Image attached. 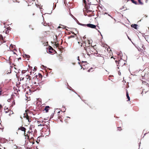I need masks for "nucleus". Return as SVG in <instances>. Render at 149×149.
Instances as JSON below:
<instances>
[{"instance_id":"23","label":"nucleus","mask_w":149,"mask_h":149,"mask_svg":"<svg viewBox=\"0 0 149 149\" xmlns=\"http://www.w3.org/2000/svg\"><path fill=\"white\" fill-rule=\"evenodd\" d=\"M40 137H39L38 138L37 141H36V142L38 143H39V142L40 141Z\"/></svg>"},{"instance_id":"16","label":"nucleus","mask_w":149,"mask_h":149,"mask_svg":"<svg viewBox=\"0 0 149 149\" xmlns=\"http://www.w3.org/2000/svg\"><path fill=\"white\" fill-rule=\"evenodd\" d=\"M88 43L90 47L91 46V45H92V40H88Z\"/></svg>"},{"instance_id":"12","label":"nucleus","mask_w":149,"mask_h":149,"mask_svg":"<svg viewBox=\"0 0 149 149\" xmlns=\"http://www.w3.org/2000/svg\"><path fill=\"white\" fill-rule=\"evenodd\" d=\"M138 26V25L136 24H132L131 25V26L134 28V29H137V26Z\"/></svg>"},{"instance_id":"33","label":"nucleus","mask_w":149,"mask_h":149,"mask_svg":"<svg viewBox=\"0 0 149 149\" xmlns=\"http://www.w3.org/2000/svg\"><path fill=\"white\" fill-rule=\"evenodd\" d=\"M93 69L92 68H91L89 70H88V72H90L91 70Z\"/></svg>"},{"instance_id":"10","label":"nucleus","mask_w":149,"mask_h":149,"mask_svg":"<svg viewBox=\"0 0 149 149\" xmlns=\"http://www.w3.org/2000/svg\"><path fill=\"white\" fill-rule=\"evenodd\" d=\"M50 109V107L49 106H46L45 108L44 109V111H45L46 112H48L49 110Z\"/></svg>"},{"instance_id":"8","label":"nucleus","mask_w":149,"mask_h":149,"mask_svg":"<svg viewBox=\"0 0 149 149\" xmlns=\"http://www.w3.org/2000/svg\"><path fill=\"white\" fill-rule=\"evenodd\" d=\"M0 40L1 41V42H6L5 38H3L1 35H0Z\"/></svg>"},{"instance_id":"47","label":"nucleus","mask_w":149,"mask_h":149,"mask_svg":"<svg viewBox=\"0 0 149 149\" xmlns=\"http://www.w3.org/2000/svg\"><path fill=\"white\" fill-rule=\"evenodd\" d=\"M72 64L74 65L75 64V63H73Z\"/></svg>"},{"instance_id":"45","label":"nucleus","mask_w":149,"mask_h":149,"mask_svg":"<svg viewBox=\"0 0 149 149\" xmlns=\"http://www.w3.org/2000/svg\"><path fill=\"white\" fill-rule=\"evenodd\" d=\"M34 84H36V82H34Z\"/></svg>"},{"instance_id":"37","label":"nucleus","mask_w":149,"mask_h":149,"mask_svg":"<svg viewBox=\"0 0 149 149\" xmlns=\"http://www.w3.org/2000/svg\"><path fill=\"white\" fill-rule=\"evenodd\" d=\"M77 59L78 61H79L80 62V60H79V56H78L77 57Z\"/></svg>"},{"instance_id":"11","label":"nucleus","mask_w":149,"mask_h":149,"mask_svg":"<svg viewBox=\"0 0 149 149\" xmlns=\"http://www.w3.org/2000/svg\"><path fill=\"white\" fill-rule=\"evenodd\" d=\"M126 90V96H127V98L128 99L127 101H130V98L129 95L128 93L127 90V89Z\"/></svg>"},{"instance_id":"26","label":"nucleus","mask_w":149,"mask_h":149,"mask_svg":"<svg viewBox=\"0 0 149 149\" xmlns=\"http://www.w3.org/2000/svg\"><path fill=\"white\" fill-rule=\"evenodd\" d=\"M25 57H26L27 58H30V56L28 55L25 54Z\"/></svg>"},{"instance_id":"41","label":"nucleus","mask_w":149,"mask_h":149,"mask_svg":"<svg viewBox=\"0 0 149 149\" xmlns=\"http://www.w3.org/2000/svg\"><path fill=\"white\" fill-rule=\"evenodd\" d=\"M69 14H70L72 16H73H73L71 14L70 12V13H69Z\"/></svg>"},{"instance_id":"22","label":"nucleus","mask_w":149,"mask_h":149,"mask_svg":"<svg viewBox=\"0 0 149 149\" xmlns=\"http://www.w3.org/2000/svg\"><path fill=\"white\" fill-rule=\"evenodd\" d=\"M118 130L119 131H121L122 130V129L121 127H117Z\"/></svg>"},{"instance_id":"54","label":"nucleus","mask_w":149,"mask_h":149,"mask_svg":"<svg viewBox=\"0 0 149 149\" xmlns=\"http://www.w3.org/2000/svg\"><path fill=\"white\" fill-rule=\"evenodd\" d=\"M0 149H1V148H0Z\"/></svg>"},{"instance_id":"40","label":"nucleus","mask_w":149,"mask_h":149,"mask_svg":"<svg viewBox=\"0 0 149 149\" xmlns=\"http://www.w3.org/2000/svg\"><path fill=\"white\" fill-rule=\"evenodd\" d=\"M34 70H33V71H36V68L35 67L34 68Z\"/></svg>"},{"instance_id":"14","label":"nucleus","mask_w":149,"mask_h":149,"mask_svg":"<svg viewBox=\"0 0 149 149\" xmlns=\"http://www.w3.org/2000/svg\"><path fill=\"white\" fill-rule=\"evenodd\" d=\"M86 26L91 28H93V24H86Z\"/></svg>"},{"instance_id":"24","label":"nucleus","mask_w":149,"mask_h":149,"mask_svg":"<svg viewBox=\"0 0 149 149\" xmlns=\"http://www.w3.org/2000/svg\"><path fill=\"white\" fill-rule=\"evenodd\" d=\"M131 1H132V2L133 3H134L135 4H137V2L136 1H134V0H131Z\"/></svg>"},{"instance_id":"6","label":"nucleus","mask_w":149,"mask_h":149,"mask_svg":"<svg viewBox=\"0 0 149 149\" xmlns=\"http://www.w3.org/2000/svg\"><path fill=\"white\" fill-rule=\"evenodd\" d=\"M35 0H27L26 2L28 3V5H31L33 4Z\"/></svg>"},{"instance_id":"52","label":"nucleus","mask_w":149,"mask_h":149,"mask_svg":"<svg viewBox=\"0 0 149 149\" xmlns=\"http://www.w3.org/2000/svg\"><path fill=\"white\" fill-rule=\"evenodd\" d=\"M13 104H15V102H14V103H13Z\"/></svg>"},{"instance_id":"43","label":"nucleus","mask_w":149,"mask_h":149,"mask_svg":"<svg viewBox=\"0 0 149 149\" xmlns=\"http://www.w3.org/2000/svg\"><path fill=\"white\" fill-rule=\"evenodd\" d=\"M5 46L7 47V48L10 49V48L8 47V46L7 45H5Z\"/></svg>"},{"instance_id":"34","label":"nucleus","mask_w":149,"mask_h":149,"mask_svg":"<svg viewBox=\"0 0 149 149\" xmlns=\"http://www.w3.org/2000/svg\"><path fill=\"white\" fill-rule=\"evenodd\" d=\"M58 118L59 119H60L61 121H62V120H61V117L60 116H58Z\"/></svg>"},{"instance_id":"4","label":"nucleus","mask_w":149,"mask_h":149,"mask_svg":"<svg viewBox=\"0 0 149 149\" xmlns=\"http://www.w3.org/2000/svg\"><path fill=\"white\" fill-rule=\"evenodd\" d=\"M93 54V46L90 47L89 46L87 47V55L89 56H91Z\"/></svg>"},{"instance_id":"31","label":"nucleus","mask_w":149,"mask_h":149,"mask_svg":"<svg viewBox=\"0 0 149 149\" xmlns=\"http://www.w3.org/2000/svg\"><path fill=\"white\" fill-rule=\"evenodd\" d=\"M30 73L31 75L32 74V73L33 74H34V75H35L36 74H35L34 72H30Z\"/></svg>"},{"instance_id":"3","label":"nucleus","mask_w":149,"mask_h":149,"mask_svg":"<svg viewBox=\"0 0 149 149\" xmlns=\"http://www.w3.org/2000/svg\"><path fill=\"white\" fill-rule=\"evenodd\" d=\"M117 66L122 67L125 64V61L124 60L121 59L118 61L115 60Z\"/></svg>"},{"instance_id":"30","label":"nucleus","mask_w":149,"mask_h":149,"mask_svg":"<svg viewBox=\"0 0 149 149\" xmlns=\"http://www.w3.org/2000/svg\"><path fill=\"white\" fill-rule=\"evenodd\" d=\"M92 12V13H93V12H92V11L91 10H87V13H89V12Z\"/></svg>"},{"instance_id":"44","label":"nucleus","mask_w":149,"mask_h":149,"mask_svg":"<svg viewBox=\"0 0 149 149\" xmlns=\"http://www.w3.org/2000/svg\"><path fill=\"white\" fill-rule=\"evenodd\" d=\"M96 27V26L94 25V29Z\"/></svg>"},{"instance_id":"21","label":"nucleus","mask_w":149,"mask_h":149,"mask_svg":"<svg viewBox=\"0 0 149 149\" xmlns=\"http://www.w3.org/2000/svg\"><path fill=\"white\" fill-rule=\"evenodd\" d=\"M30 77H31L30 76H29V75H27L26 76V78L27 79H29V81L31 80Z\"/></svg>"},{"instance_id":"42","label":"nucleus","mask_w":149,"mask_h":149,"mask_svg":"<svg viewBox=\"0 0 149 149\" xmlns=\"http://www.w3.org/2000/svg\"><path fill=\"white\" fill-rule=\"evenodd\" d=\"M21 58L20 57V58H18V60L19 61V60H21Z\"/></svg>"},{"instance_id":"19","label":"nucleus","mask_w":149,"mask_h":149,"mask_svg":"<svg viewBox=\"0 0 149 149\" xmlns=\"http://www.w3.org/2000/svg\"><path fill=\"white\" fill-rule=\"evenodd\" d=\"M38 77L40 79H41L42 78V76L41 74L39 73L38 74Z\"/></svg>"},{"instance_id":"20","label":"nucleus","mask_w":149,"mask_h":149,"mask_svg":"<svg viewBox=\"0 0 149 149\" xmlns=\"http://www.w3.org/2000/svg\"><path fill=\"white\" fill-rule=\"evenodd\" d=\"M3 32L5 33L6 34H8L9 33V31L6 29L3 31Z\"/></svg>"},{"instance_id":"17","label":"nucleus","mask_w":149,"mask_h":149,"mask_svg":"<svg viewBox=\"0 0 149 149\" xmlns=\"http://www.w3.org/2000/svg\"><path fill=\"white\" fill-rule=\"evenodd\" d=\"M3 90L2 88H0V95H1L3 94Z\"/></svg>"},{"instance_id":"35","label":"nucleus","mask_w":149,"mask_h":149,"mask_svg":"<svg viewBox=\"0 0 149 149\" xmlns=\"http://www.w3.org/2000/svg\"><path fill=\"white\" fill-rule=\"evenodd\" d=\"M22 73L24 74L25 73V71L24 70H22Z\"/></svg>"},{"instance_id":"39","label":"nucleus","mask_w":149,"mask_h":149,"mask_svg":"<svg viewBox=\"0 0 149 149\" xmlns=\"http://www.w3.org/2000/svg\"><path fill=\"white\" fill-rule=\"evenodd\" d=\"M74 37V36H71L69 37H68V38H71V37Z\"/></svg>"},{"instance_id":"15","label":"nucleus","mask_w":149,"mask_h":149,"mask_svg":"<svg viewBox=\"0 0 149 149\" xmlns=\"http://www.w3.org/2000/svg\"><path fill=\"white\" fill-rule=\"evenodd\" d=\"M30 134H31V132L29 131V132H28L26 135V136H27L28 138L29 139V136H30Z\"/></svg>"},{"instance_id":"55","label":"nucleus","mask_w":149,"mask_h":149,"mask_svg":"<svg viewBox=\"0 0 149 149\" xmlns=\"http://www.w3.org/2000/svg\"><path fill=\"white\" fill-rule=\"evenodd\" d=\"M1 129V128H0V129Z\"/></svg>"},{"instance_id":"29","label":"nucleus","mask_w":149,"mask_h":149,"mask_svg":"<svg viewBox=\"0 0 149 149\" xmlns=\"http://www.w3.org/2000/svg\"><path fill=\"white\" fill-rule=\"evenodd\" d=\"M6 29L9 31L10 30L11 28L10 27H7Z\"/></svg>"},{"instance_id":"18","label":"nucleus","mask_w":149,"mask_h":149,"mask_svg":"<svg viewBox=\"0 0 149 149\" xmlns=\"http://www.w3.org/2000/svg\"><path fill=\"white\" fill-rule=\"evenodd\" d=\"M8 113V114L9 116H10V115L11 114L13 113V112L12 111H11L10 109L9 110V112Z\"/></svg>"},{"instance_id":"32","label":"nucleus","mask_w":149,"mask_h":149,"mask_svg":"<svg viewBox=\"0 0 149 149\" xmlns=\"http://www.w3.org/2000/svg\"><path fill=\"white\" fill-rule=\"evenodd\" d=\"M81 25H82V26H86V24H81Z\"/></svg>"},{"instance_id":"49","label":"nucleus","mask_w":149,"mask_h":149,"mask_svg":"<svg viewBox=\"0 0 149 149\" xmlns=\"http://www.w3.org/2000/svg\"><path fill=\"white\" fill-rule=\"evenodd\" d=\"M113 58V57L112 56H111V58Z\"/></svg>"},{"instance_id":"1","label":"nucleus","mask_w":149,"mask_h":149,"mask_svg":"<svg viewBox=\"0 0 149 149\" xmlns=\"http://www.w3.org/2000/svg\"><path fill=\"white\" fill-rule=\"evenodd\" d=\"M109 49H110V48L108 47L107 45L102 46L97 43L94 45V49L95 51L94 53V55L96 57H100L101 55H104L106 50L108 51Z\"/></svg>"},{"instance_id":"51","label":"nucleus","mask_w":149,"mask_h":149,"mask_svg":"<svg viewBox=\"0 0 149 149\" xmlns=\"http://www.w3.org/2000/svg\"><path fill=\"white\" fill-rule=\"evenodd\" d=\"M13 104H15V102H14V103H13Z\"/></svg>"},{"instance_id":"50","label":"nucleus","mask_w":149,"mask_h":149,"mask_svg":"<svg viewBox=\"0 0 149 149\" xmlns=\"http://www.w3.org/2000/svg\"><path fill=\"white\" fill-rule=\"evenodd\" d=\"M96 68H95V69H96Z\"/></svg>"},{"instance_id":"28","label":"nucleus","mask_w":149,"mask_h":149,"mask_svg":"<svg viewBox=\"0 0 149 149\" xmlns=\"http://www.w3.org/2000/svg\"><path fill=\"white\" fill-rule=\"evenodd\" d=\"M3 107L2 105L0 104V111H1Z\"/></svg>"},{"instance_id":"46","label":"nucleus","mask_w":149,"mask_h":149,"mask_svg":"<svg viewBox=\"0 0 149 149\" xmlns=\"http://www.w3.org/2000/svg\"><path fill=\"white\" fill-rule=\"evenodd\" d=\"M35 77H36V78H37V77H38L37 75H36L35 76Z\"/></svg>"},{"instance_id":"27","label":"nucleus","mask_w":149,"mask_h":149,"mask_svg":"<svg viewBox=\"0 0 149 149\" xmlns=\"http://www.w3.org/2000/svg\"><path fill=\"white\" fill-rule=\"evenodd\" d=\"M94 7L95 8H96L97 9H98L99 10V7L100 8V7H99L98 6H97L96 5H95V6H94Z\"/></svg>"},{"instance_id":"2","label":"nucleus","mask_w":149,"mask_h":149,"mask_svg":"<svg viewBox=\"0 0 149 149\" xmlns=\"http://www.w3.org/2000/svg\"><path fill=\"white\" fill-rule=\"evenodd\" d=\"M28 112H29V111L26 110L25 113L24 114V117L26 118V119L28 120V122L30 123L31 121L32 117L29 115Z\"/></svg>"},{"instance_id":"48","label":"nucleus","mask_w":149,"mask_h":149,"mask_svg":"<svg viewBox=\"0 0 149 149\" xmlns=\"http://www.w3.org/2000/svg\"><path fill=\"white\" fill-rule=\"evenodd\" d=\"M41 126V125L40 124V125H38V126Z\"/></svg>"},{"instance_id":"36","label":"nucleus","mask_w":149,"mask_h":149,"mask_svg":"<svg viewBox=\"0 0 149 149\" xmlns=\"http://www.w3.org/2000/svg\"><path fill=\"white\" fill-rule=\"evenodd\" d=\"M48 44V42H46V43H45V44L44 45H47Z\"/></svg>"},{"instance_id":"5","label":"nucleus","mask_w":149,"mask_h":149,"mask_svg":"<svg viewBox=\"0 0 149 149\" xmlns=\"http://www.w3.org/2000/svg\"><path fill=\"white\" fill-rule=\"evenodd\" d=\"M4 54L6 56H8L10 57V53L16 54L13 51H10L9 50H7V51H5L4 52Z\"/></svg>"},{"instance_id":"13","label":"nucleus","mask_w":149,"mask_h":149,"mask_svg":"<svg viewBox=\"0 0 149 149\" xmlns=\"http://www.w3.org/2000/svg\"><path fill=\"white\" fill-rule=\"evenodd\" d=\"M49 52L50 53H52V51H53L54 49L51 46H49Z\"/></svg>"},{"instance_id":"38","label":"nucleus","mask_w":149,"mask_h":149,"mask_svg":"<svg viewBox=\"0 0 149 149\" xmlns=\"http://www.w3.org/2000/svg\"><path fill=\"white\" fill-rule=\"evenodd\" d=\"M92 16V15H91V14H89L88 15V17H90L91 16Z\"/></svg>"},{"instance_id":"9","label":"nucleus","mask_w":149,"mask_h":149,"mask_svg":"<svg viewBox=\"0 0 149 149\" xmlns=\"http://www.w3.org/2000/svg\"><path fill=\"white\" fill-rule=\"evenodd\" d=\"M9 109H8V107H5L4 108V112L6 113H8L9 112Z\"/></svg>"},{"instance_id":"25","label":"nucleus","mask_w":149,"mask_h":149,"mask_svg":"<svg viewBox=\"0 0 149 149\" xmlns=\"http://www.w3.org/2000/svg\"><path fill=\"white\" fill-rule=\"evenodd\" d=\"M139 3L141 4H143V3L141 1V0H138Z\"/></svg>"},{"instance_id":"53","label":"nucleus","mask_w":149,"mask_h":149,"mask_svg":"<svg viewBox=\"0 0 149 149\" xmlns=\"http://www.w3.org/2000/svg\"><path fill=\"white\" fill-rule=\"evenodd\" d=\"M113 58V59H114V60H115V58Z\"/></svg>"},{"instance_id":"7","label":"nucleus","mask_w":149,"mask_h":149,"mask_svg":"<svg viewBox=\"0 0 149 149\" xmlns=\"http://www.w3.org/2000/svg\"><path fill=\"white\" fill-rule=\"evenodd\" d=\"M18 130H21L24 131V134L25 135V132L26 130V129L25 128L22 127H20L18 128Z\"/></svg>"}]
</instances>
